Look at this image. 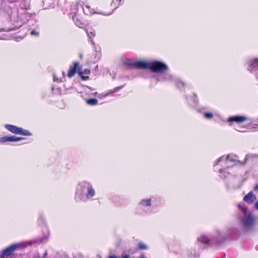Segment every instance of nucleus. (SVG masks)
<instances>
[{"label":"nucleus","mask_w":258,"mask_h":258,"mask_svg":"<svg viewBox=\"0 0 258 258\" xmlns=\"http://www.w3.org/2000/svg\"><path fill=\"white\" fill-rule=\"evenodd\" d=\"M5 127L13 134L20 135L25 136H30L32 134L28 130H24L22 127H18L14 125L7 124Z\"/></svg>","instance_id":"f257e3e1"},{"label":"nucleus","mask_w":258,"mask_h":258,"mask_svg":"<svg viewBox=\"0 0 258 258\" xmlns=\"http://www.w3.org/2000/svg\"><path fill=\"white\" fill-rule=\"evenodd\" d=\"M149 70L152 72H163L168 70V66L160 61H154L149 63Z\"/></svg>","instance_id":"f03ea898"},{"label":"nucleus","mask_w":258,"mask_h":258,"mask_svg":"<svg viewBox=\"0 0 258 258\" xmlns=\"http://www.w3.org/2000/svg\"><path fill=\"white\" fill-rule=\"evenodd\" d=\"M79 7H82L81 4L80 3V2H76L72 5L71 10L72 11L74 10L75 11L73 13L75 14V15L73 16V20L74 23L77 26L81 28L84 25V23L81 20L79 19L78 16H77L76 14V13L78 12Z\"/></svg>","instance_id":"7ed1b4c3"},{"label":"nucleus","mask_w":258,"mask_h":258,"mask_svg":"<svg viewBox=\"0 0 258 258\" xmlns=\"http://www.w3.org/2000/svg\"><path fill=\"white\" fill-rule=\"evenodd\" d=\"M258 158L257 154H248L245 156L244 161L242 162L239 160H236L233 158V157L229 155H228L227 156V160L230 162H236L237 163L241 165H244L248 162H252L254 158Z\"/></svg>","instance_id":"20e7f679"},{"label":"nucleus","mask_w":258,"mask_h":258,"mask_svg":"<svg viewBox=\"0 0 258 258\" xmlns=\"http://www.w3.org/2000/svg\"><path fill=\"white\" fill-rule=\"evenodd\" d=\"M21 245L20 244H14L7 247L1 252V257L5 258L11 255L16 250L20 249Z\"/></svg>","instance_id":"39448f33"},{"label":"nucleus","mask_w":258,"mask_h":258,"mask_svg":"<svg viewBox=\"0 0 258 258\" xmlns=\"http://www.w3.org/2000/svg\"><path fill=\"white\" fill-rule=\"evenodd\" d=\"M125 64L131 69H149V63L142 60L136 61L134 62L125 63Z\"/></svg>","instance_id":"423d86ee"},{"label":"nucleus","mask_w":258,"mask_h":258,"mask_svg":"<svg viewBox=\"0 0 258 258\" xmlns=\"http://www.w3.org/2000/svg\"><path fill=\"white\" fill-rule=\"evenodd\" d=\"M23 137H18L15 136H4L0 138V143H4L7 142H17L24 140Z\"/></svg>","instance_id":"0eeeda50"},{"label":"nucleus","mask_w":258,"mask_h":258,"mask_svg":"<svg viewBox=\"0 0 258 258\" xmlns=\"http://www.w3.org/2000/svg\"><path fill=\"white\" fill-rule=\"evenodd\" d=\"M254 219L251 215H248L242 220L244 226L247 228H251L254 225Z\"/></svg>","instance_id":"6e6552de"},{"label":"nucleus","mask_w":258,"mask_h":258,"mask_svg":"<svg viewBox=\"0 0 258 258\" xmlns=\"http://www.w3.org/2000/svg\"><path fill=\"white\" fill-rule=\"evenodd\" d=\"M247 120L246 117L240 115H235L229 117L227 120L228 122H236L237 123H242Z\"/></svg>","instance_id":"1a4fd4ad"},{"label":"nucleus","mask_w":258,"mask_h":258,"mask_svg":"<svg viewBox=\"0 0 258 258\" xmlns=\"http://www.w3.org/2000/svg\"><path fill=\"white\" fill-rule=\"evenodd\" d=\"M256 199V196L253 194L252 191H250L244 197L243 200L248 204H251Z\"/></svg>","instance_id":"9d476101"},{"label":"nucleus","mask_w":258,"mask_h":258,"mask_svg":"<svg viewBox=\"0 0 258 258\" xmlns=\"http://www.w3.org/2000/svg\"><path fill=\"white\" fill-rule=\"evenodd\" d=\"M79 67V62L78 61L75 62L73 66H71L68 72V76L69 78L73 77L76 73L77 70Z\"/></svg>","instance_id":"9b49d317"},{"label":"nucleus","mask_w":258,"mask_h":258,"mask_svg":"<svg viewBox=\"0 0 258 258\" xmlns=\"http://www.w3.org/2000/svg\"><path fill=\"white\" fill-rule=\"evenodd\" d=\"M95 190L92 186L90 185L87 189V193L86 194V198L89 199L93 197L95 195Z\"/></svg>","instance_id":"f8f14e48"},{"label":"nucleus","mask_w":258,"mask_h":258,"mask_svg":"<svg viewBox=\"0 0 258 258\" xmlns=\"http://www.w3.org/2000/svg\"><path fill=\"white\" fill-rule=\"evenodd\" d=\"M198 240L202 242L203 243L206 244H210V240L209 239V238L205 236V235H202L199 238Z\"/></svg>","instance_id":"ddd939ff"},{"label":"nucleus","mask_w":258,"mask_h":258,"mask_svg":"<svg viewBox=\"0 0 258 258\" xmlns=\"http://www.w3.org/2000/svg\"><path fill=\"white\" fill-rule=\"evenodd\" d=\"M125 86V85H121V86H118V87H115L114 88H113V89H111V90H110L106 94H105V96H109L111 94H112L113 93H114L115 92L120 90V89H121L124 86Z\"/></svg>","instance_id":"4468645a"},{"label":"nucleus","mask_w":258,"mask_h":258,"mask_svg":"<svg viewBox=\"0 0 258 258\" xmlns=\"http://www.w3.org/2000/svg\"><path fill=\"white\" fill-rule=\"evenodd\" d=\"M86 103L87 104L91 106H94L98 104V100L96 98H90L86 100Z\"/></svg>","instance_id":"2eb2a0df"},{"label":"nucleus","mask_w":258,"mask_h":258,"mask_svg":"<svg viewBox=\"0 0 258 258\" xmlns=\"http://www.w3.org/2000/svg\"><path fill=\"white\" fill-rule=\"evenodd\" d=\"M140 204L144 207L150 206L151 205V199L143 200Z\"/></svg>","instance_id":"dca6fc26"},{"label":"nucleus","mask_w":258,"mask_h":258,"mask_svg":"<svg viewBox=\"0 0 258 258\" xmlns=\"http://www.w3.org/2000/svg\"><path fill=\"white\" fill-rule=\"evenodd\" d=\"M139 248L140 250H146L148 249V246L142 242L139 243Z\"/></svg>","instance_id":"f3484780"},{"label":"nucleus","mask_w":258,"mask_h":258,"mask_svg":"<svg viewBox=\"0 0 258 258\" xmlns=\"http://www.w3.org/2000/svg\"><path fill=\"white\" fill-rule=\"evenodd\" d=\"M108 258H130V255L129 254H122L121 257H119L114 255H110L108 257Z\"/></svg>","instance_id":"a211bd4d"},{"label":"nucleus","mask_w":258,"mask_h":258,"mask_svg":"<svg viewBox=\"0 0 258 258\" xmlns=\"http://www.w3.org/2000/svg\"><path fill=\"white\" fill-rule=\"evenodd\" d=\"M251 66L253 68H258V58L252 60Z\"/></svg>","instance_id":"6ab92c4d"},{"label":"nucleus","mask_w":258,"mask_h":258,"mask_svg":"<svg viewBox=\"0 0 258 258\" xmlns=\"http://www.w3.org/2000/svg\"><path fill=\"white\" fill-rule=\"evenodd\" d=\"M204 117L208 119H211V118H213V114L211 112H206L204 114Z\"/></svg>","instance_id":"aec40b11"},{"label":"nucleus","mask_w":258,"mask_h":258,"mask_svg":"<svg viewBox=\"0 0 258 258\" xmlns=\"http://www.w3.org/2000/svg\"><path fill=\"white\" fill-rule=\"evenodd\" d=\"M87 34H88V36L91 38V37H93L95 36V32L94 30H93L92 31H87Z\"/></svg>","instance_id":"412c9836"},{"label":"nucleus","mask_w":258,"mask_h":258,"mask_svg":"<svg viewBox=\"0 0 258 258\" xmlns=\"http://www.w3.org/2000/svg\"><path fill=\"white\" fill-rule=\"evenodd\" d=\"M79 75L81 76V77L84 80H86L88 79H89V76H84L83 75V74L82 72H79Z\"/></svg>","instance_id":"4be33fe9"},{"label":"nucleus","mask_w":258,"mask_h":258,"mask_svg":"<svg viewBox=\"0 0 258 258\" xmlns=\"http://www.w3.org/2000/svg\"><path fill=\"white\" fill-rule=\"evenodd\" d=\"M31 34L32 35H36V36H38L39 35V33L34 31V30H32L31 32Z\"/></svg>","instance_id":"5701e85b"},{"label":"nucleus","mask_w":258,"mask_h":258,"mask_svg":"<svg viewBox=\"0 0 258 258\" xmlns=\"http://www.w3.org/2000/svg\"><path fill=\"white\" fill-rule=\"evenodd\" d=\"M253 190L254 191H258V183L254 185L253 187Z\"/></svg>","instance_id":"b1692460"},{"label":"nucleus","mask_w":258,"mask_h":258,"mask_svg":"<svg viewBox=\"0 0 258 258\" xmlns=\"http://www.w3.org/2000/svg\"><path fill=\"white\" fill-rule=\"evenodd\" d=\"M254 207L256 209L258 210V201L255 203Z\"/></svg>","instance_id":"393cba45"},{"label":"nucleus","mask_w":258,"mask_h":258,"mask_svg":"<svg viewBox=\"0 0 258 258\" xmlns=\"http://www.w3.org/2000/svg\"><path fill=\"white\" fill-rule=\"evenodd\" d=\"M139 258H147L144 254L142 253Z\"/></svg>","instance_id":"a878e982"},{"label":"nucleus","mask_w":258,"mask_h":258,"mask_svg":"<svg viewBox=\"0 0 258 258\" xmlns=\"http://www.w3.org/2000/svg\"><path fill=\"white\" fill-rule=\"evenodd\" d=\"M242 211L243 212H245L246 211V208L245 207H243L241 209Z\"/></svg>","instance_id":"bb28decb"},{"label":"nucleus","mask_w":258,"mask_h":258,"mask_svg":"<svg viewBox=\"0 0 258 258\" xmlns=\"http://www.w3.org/2000/svg\"><path fill=\"white\" fill-rule=\"evenodd\" d=\"M85 73L87 74H88L90 73V71H86Z\"/></svg>","instance_id":"cd10ccee"},{"label":"nucleus","mask_w":258,"mask_h":258,"mask_svg":"<svg viewBox=\"0 0 258 258\" xmlns=\"http://www.w3.org/2000/svg\"><path fill=\"white\" fill-rule=\"evenodd\" d=\"M222 170H223L222 169H220V170H219L220 173H222Z\"/></svg>","instance_id":"c85d7f7f"},{"label":"nucleus","mask_w":258,"mask_h":258,"mask_svg":"<svg viewBox=\"0 0 258 258\" xmlns=\"http://www.w3.org/2000/svg\"><path fill=\"white\" fill-rule=\"evenodd\" d=\"M118 1H119V2H121V0H118Z\"/></svg>","instance_id":"c756f323"}]
</instances>
